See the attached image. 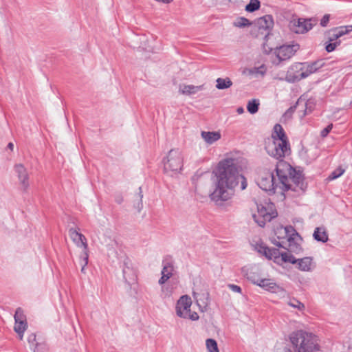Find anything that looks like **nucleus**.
Here are the masks:
<instances>
[{"label": "nucleus", "mask_w": 352, "mask_h": 352, "mask_svg": "<svg viewBox=\"0 0 352 352\" xmlns=\"http://www.w3.org/2000/svg\"><path fill=\"white\" fill-rule=\"evenodd\" d=\"M214 190L210 194V199L217 205L230 200L234 194V188L241 182V188L247 187L245 177L239 173V162L234 158L220 161L212 172Z\"/></svg>", "instance_id": "nucleus-1"}, {"label": "nucleus", "mask_w": 352, "mask_h": 352, "mask_svg": "<svg viewBox=\"0 0 352 352\" xmlns=\"http://www.w3.org/2000/svg\"><path fill=\"white\" fill-rule=\"evenodd\" d=\"M278 177L276 181L274 170H261L257 179V184L265 191L274 193L277 188L281 191L292 190L297 191L298 188L303 190L304 183L302 175L296 173L287 162L280 160L276 164L275 169Z\"/></svg>", "instance_id": "nucleus-2"}, {"label": "nucleus", "mask_w": 352, "mask_h": 352, "mask_svg": "<svg viewBox=\"0 0 352 352\" xmlns=\"http://www.w3.org/2000/svg\"><path fill=\"white\" fill-rule=\"evenodd\" d=\"M294 351L286 349L285 352H319L320 346L317 338L311 333L302 330L292 332L289 336Z\"/></svg>", "instance_id": "nucleus-3"}, {"label": "nucleus", "mask_w": 352, "mask_h": 352, "mask_svg": "<svg viewBox=\"0 0 352 352\" xmlns=\"http://www.w3.org/2000/svg\"><path fill=\"white\" fill-rule=\"evenodd\" d=\"M323 65L322 60H318L310 64L298 63L293 65L290 71L287 72L286 79L289 82L299 81L316 72Z\"/></svg>", "instance_id": "nucleus-4"}, {"label": "nucleus", "mask_w": 352, "mask_h": 352, "mask_svg": "<svg viewBox=\"0 0 352 352\" xmlns=\"http://www.w3.org/2000/svg\"><path fill=\"white\" fill-rule=\"evenodd\" d=\"M184 164V157L179 149H171L164 159V170L170 176L180 173Z\"/></svg>", "instance_id": "nucleus-5"}, {"label": "nucleus", "mask_w": 352, "mask_h": 352, "mask_svg": "<svg viewBox=\"0 0 352 352\" xmlns=\"http://www.w3.org/2000/svg\"><path fill=\"white\" fill-rule=\"evenodd\" d=\"M257 213H254L252 217L261 227H263L267 221H270L277 216V212L272 203L265 202L264 204L256 203Z\"/></svg>", "instance_id": "nucleus-6"}, {"label": "nucleus", "mask_w": 352, "mask_h": 352, "mask_svg": "<svg viewBox=\"0 0 352 352\" xmlns=\"http://www.w3.org/2000/svg\"><path fill=\"white\" fill-rule=\"evenodd\" d=\"M69 235L72 241L78 246L82 248V251L80 256V264L81 265V272L85 273V268L88 263V245L85 236L81 233L78 232L74 228H70L69 230Z\"/></svg>", "instance_id": "nucleus-7"}, {"label": "nucleus", "mask_w": 352, "mask_h": 352, "mask_svg": "<svg viewBox=\"0 0 352 352\" xmlns=\"http://www.w3.org/2000/svg\"><path fill=\"white\" fill-rule=\"evenodd\" d=\"M267 153L276 160L284 157L289 154L290 147L288 141L281 140H270L266 143Z\"/></svg>", "instance_id": "nucleus-8"}, {"label": "nucleus", "mask_w": 352, "mask_h": 352, "mask_svg": "<svg viewBox=\"0 0 352 352\" xmlns=\"http://www.w3.org/2000/svg\"><path fill=\"white\" fill-rule=\"evenodd\" d=\"M191 305L192 300L188 296L184 295L181 296L176 305L177 316L185 319H190L194 321L197 320L199 316L197 312L191 311Z\"/></svg>", "instance_id": "nucleus-9"}, {"label": "nucleus", "mask_w": 352, "mask_h": 352, "mask_svg": "<svg viewBox=\"0 0 352 352\" xmlns=\"http://www.w3.org/2000/svg\"><path fill=\"white\" fill-rule=\"evenodd\" d=\"M316 23V20L311 19H293L289 22V28L291 31L296 34H303L311 30Z\"/></svg>", "instance_id": "nucleus-10"}, {"label": "nucleus", "mask_w": 352, "mask_h": 352, "mask_svg": "<svg viewBox=\"0 0 352 352\" xmlns=\"http://www.w3.org/2000/svg\"><path fill=\"white\" fill-rule=\"evenodd\" d=\"M299 48L300 46L298 44L280 46L275 51L276 57L278 59V62L274 60H273V63L275 64H278L280 61L290 58L299 50Z\"/></svg>", "instance_id": "nucleus-11"}, {"label": "nucleus", "mask_w": 352, "mask_h": 352, "mask_svg": "<svg viewBox=\"0 0 352 352\" xmlns=\"http://www.w3.org/2000/svg\"><path fill=\"white\" fill-rule=\"evenodd\" d=\"M14 317L15 320L14 330L18 334L19 339L21 340H23L24 332L28 328L26 318L21 308H18L16 310Z\"/></svg>", "instance_id": "nucleus-12"}, {"label": "nucleus", "mask_w": 352, "mask_h": 352, "mask_svg": "<svg viewBox=\"0 0 352 352\" xmlns=\"http://www.w3.org/2000/svg\"><path fill=\"white\" fill-rule=\"evenodd\" d=\"M273 25L274 20L271 15H265L260 17L255 23V26L258 32L261 34L263 35L265 38L269 35L270 30L272 28Z\"/></svg>", "instance_id": "nucleus-13"}, {"label": "nucleus", "mask_w": 352, "mask_h": 352, "mask_svg": "<svg viewBox=\"0 0 352 352\" xmlns=\"http://www.w3.org/2000/svg\"><path fill=\"white\" fill-rule=\"evenodd\" d=\"M14 170L16 173L21 190L27 192L30 186L29 174L27 168L22 164H16L14 166Z\"/></svg>", "instance_id": "nucleus-14"}, {"label": "nucleus", "mask_w": 352, "mask_h": 352, "mask_svg": "<svg viewBox=\"0 0 352 352\" xmlns=\"http://www.w3.org/2000/svg\"><path fill=\"white\" fill-rule=\"evenodd\" d=\"M254 284L273 293H277L282 290L274 280L270 278H261L253 281Z\"/></svg>", "instance_id": "nucleus-15"}, {"label": "nucleus", "mask_w": 352, "mask_h": 352, "mask_svg": "<svg viewBox=\"0 0 352 352\" xmlns=\"http://www.w3.org/2000/svg\"><path fill=\"white\" fill-rule=\"evenodd\" d=\"M352 31V25H347L344 27H340L337 28L332 29L329 32V42H333L336 41L338 38L341 36L349 33Z\"/></svg>", "instance_id": "nucleus-16"}, {"label": "nucleus", "mask_w": 352, "mask_h": 352, "mask_svg": "<svg viewBox=\"0 0 352 352\" xmlns=\"http://www.w3.org/2000/svg\"><path fill=\"white\" fill-rule=\"evenodd\" d=\"M174 267L172 263L169 261L163 262V268L161 274L162 276L158 280V283L161 285H164L173 275Z\"/></svg>", "instance_id": "nucleus-17"}, {"label": "nucleus", "mask_w": 352, "mask_h": 352, "mask_svg": "<svg viewBox=\"0 0 352 352\" xmlns=\"http://www.w3.org/2000/svg\"><path fill=\"white\" fill-rule=\"evenodd\" d=\"M204 89V85L195 86L192 85H180L179 92L183 95L191 96L196 94Z\"/></svg>", "instance_id": "nucleus-18"}, {"label": "nucleus", "mask_w": 352, "mask_h": 352, "mask_svg": "<svg viewBox=\"0 0 352 352\" xmlns=\"http://www.w3.org/2000/svg\"><path fill=\"white\" fill-rule=\"evenodd\" d=\"M298 269L302 272H311L315 267L313 258L311 257H304L297 259L296 263Z\"/></svg>", "instance_id": "nucleus-19"}, {"label": "nucleus", "mask_w": 352, "mask_h": 352, "mask_svg": "<svg viewBox=\"0 0 352 352\" xmlns=\"http://www.w3.org/2000/svg\"><path fill=\"white\" fill-rule=\"evenodd\" d=\"M122 273L125 281L129 284H132L136 280L135 272L132 267L128 265V263H124Z\"/></svg>", "instance_id": "nucleus-20"}, {"label": "nucleus", "mask_w": 352, "mask_h": 352, "mask_svg": "<svg viewBox=\"0 0 352 352\" xmlns=\"http://www.w3.org/2000/svg\"><path fill=\"white\" fill-rule=\"evenodd\" d=\"M201 135L204 141L208 144H212L221 138V133L218 131H202Z\"/></svg>", "instance_id": "nucleus-21"}, {"label": "nucleus", "mask_w": 352, "mask_h": 352, "mask_svg": "<svg viewBox=\"0 0 352 352\" xmlns=\"http://www.w3.org/2000/svg\"><path fill=\"white\" fill-rule=\"evenodd\" d=\"M285 232L288 238V242L289 243V248L290 250H294V247L296 246V244H292V242L293 241H294L295 237L298 236V234L291 226L285 227Z\"/></svg>", "instance_id": "nucleus-22"}, {"label": "nucleus", "mask_w": 352, "mask_h": 352, "mask_svg": "<svg viewBox=\"0 0 352 352\" xmlns=\"http://www.w3.org/2000/svg\"><path fill=\"white\" fill-rule=\"evenodd\" d=\"M313 236L315 240L325 243L328 241V234L324 227H318L315 229Z\"/></svg>", "instance_id": "nucleus-23"}, {"label": "nucleus", "mask_w": 352, "mask_h": 352, "mask_svg": "<svg viewBox=\"0 0 352 352\" xmlns=\"http://www.w3.org/2000/svg\"><path fill=\"white\" fill-rule=\"evenodd\" d=\"M272 138V140H281L287 141V138L285 133V131L281 125L279 124H275Z\"/></svg>", "instance_id": "nucleus-24"}, {"label": "nucleus", "mask_w": 352, "mask_h": 352, "mask_svg": "<svg viewBox=\"0 0 352 352\" xmlns=\"http://www.w3.org/2000/svg\"><path fill=\"white\" fill-rule=\"evenodd\" d=\"M216 88L218 89H225L230 88L232 85V82L229 78H218L216 80Z\"/></svg>", "instance_id": "nucleus-25"}, {"label": "nucleus", "mask_w": 352, "mask_h": 352, "mask_svg": "<svg viewBox=\"0 0 352 352\" xmlns=\"http://www.w3.org/2000/svg\"><path fill=\"white\" fill-rule=\"evenodd\" d=\"M143 193L142 188H138V192L134 195V207L140 212L143 208L142 203Z\"/></svg>", "instance_id": "nucleus-26"}, {"label": "nucleus", "mask_w": 352, "mask_h": 352, "mask_svg": "<svg viewBox=\"0 0 352 352\" xmlns=\"http://www.w3.org/2000/svg\"><path fill=\"white\" fill-rule=\"evenodd\" d=\"M305 99H302V97L299 98L298 100H297L296 103L295 105L289 107L287 111L284 113L283 118L285 119V120H288V119H290L293 115V113H294V111H296V107L300 104H305Z\"/></svg>", "instance_id": "nucleus-27"}, {"label": "nucleus", "mask_w": 352, "mask_h": 352, "mask_svg": "<svg viewBox=\"0 0 352 352\" xmlns=\"http://www.w3.org/2000/svg\"><path fill=\"white\" fill-rule=\"evenodd\" d=\"M267 69L266 67L264 65H261L258 67H254L249 70V74L258 76V75H261V76H263L266 73Z\"/></svg>", "instance_id": "nucleus-28"}, {"label": "nucleus", "mask_w": 352, "mask_h": 352, "mask_svg": "<svg viewBox=\"0 0 352 352\" xmlns=\"http://www.w3.org/2000/svg\"><path fill=\"white\" fill-rule=\"evenodd\" d=\"M259 102L257 100H252L248 102L247 109L251 114L256 113L258 110Z\"/></svg>", "instance_id": "nucleus-29"}, {"label": "nucleus", "mask_w": 352, "mask_h": 352, "mask_svg": "<svg viewBox=\"0 0 352 352\" xmlns=\"http://www.w3.org/2000/svg\"><path fill=\"white\" fill-rule=\"evenodd\" d=\"M280 252L277 249L267 248V250H265L264 256L269 259H272L273 258H278Z\"/></svg>", "instance_id": "nucleus-30"}, {"label": "nucleus", "mask_w": 352, "mask_h": 352, "mask_svg": "<svg viewBox=\"0 0 352 352\" xmlns=\"http://www.w3.org/2000/svg\"><path fill=\"white\" fill-rule=\"evenodd\" d=\"M282 261L285 263H290L292 264H296L297 259L291 254L287 252L280 253Z\"/></svg>", "instance_id": "nucleus-31"}, {"label": "nucleus", "mask_w": 352, "mask_h": 352, "mask_svg": "<svg viewBox=\"0 0 352 352\" xmlns=\"http://www.w3.org/2000/svg\"><path fill=\"white\" fill-rule=\"evenodd\" d=\"M206 344L208 352H219L217 343L214 340L211 338L207 339Z\"/></svg>", "instance_id": "nucleus-32"}, {"label": "nucleus", "mask_w": 352, "mask_h": 352, "mask_svg": "<svg viewBox=\"0 0 352 352\" xmlns=\"http://www.w3.org/2000/svg\"><path fill=\"white\" fill-rule=\"evenodd\" d=\"M260 8V1L258 0H250V2L245 6V10L249 12H253Z\"/></svg>", "instance_id": "nucleus-33"}, {"label": "nucleus", "mask_w": 352, "mask_h": 352, "mask_svg": "<svg viewBox=\"0 0 352 352\" xmlns=\"http://www.w3.org/2000/svg\"><path fill=\"white\" fill-rule=\"evenodd\" d=\"M251 25L250 21L245 17H239L234 22V25L237 28H245Z\"/></svg>", "instance_id": "nucleus-34"}, {"label": "nucleus", "mask_w": 352, "mask_h": 352, "mask_svg": "<svg viewBox=\"0 0 352 352\" xmlns=\"http://www.w3.org/2000/svg\"><path fill=\"white\" fill-rule=\"evenodd\" d=\"M344 172H345V169L343 168L342 166H339L338 168L334 170L329 175V176L328 177V179L329 180L336 179L338 178L339 177H340L341 175H342Z\"/></svg>", "instance_id": "nucleus-35"}, {"label": "nucleus", "mask_w": 352, "mask_h": 352, "mask_svg": "<svg viewBox=\"0 0 352 352\" xmlns=\"http://www.w3.org/2000/svg\"><path fill=\"white\" fill-rule=\"evenodd\" d=\"M288 305L294 308H296L300 311H302L305 309V305L303 303L298 300L297 299H292L288 302Z\"/></svg>", "instance_id": "nucleus-36"}, {"label": "nucleus", "mask_w": 352, "mask_h": 352, "mask_svg": "<svg viewBox=\"0 0 352 352\" xmlns=\"http://www.w3.org/2000/svg\"><path fill=\"white\" fill-rule=\"evenodd\" d=\"M34 352H47V348L43 343H36L35 346L32 349Z\"/></svg>", "instance_id": "nucleus-37"}, {"label": "nucleus", "mask_w": 352, "mask_h": 352, "mask_svg": "<svg viewBox=\"0 0 352 352\" xmlns=\"http://www.w3.org/2000/svg\"><path fill=\"white\" fill-rule=\"evenodd\" d=\"M340 44V41L338 42H330L329 44H327L325 47V49L327 52H333L337 46H338Z\"/></svg>", "instance_id": "nucleus-38"}, {"label": "nucleus", "mask_w": 352, "mask_h": 352, "mask_svg": "<svg viewBox=\"0 0 352 352\" xmlns=\"http://www.w3.org/2000/svg\"><path fill=\"white\" fill-rule=\"evenodd\" d=\"M36 336L35 333H31L28 337V342L30 344L31 349H32L35 346L36 343H38L36 342Z\"/></svg>", "instance_id": "nucleus-39"}, {"label": "nucleus", "mask_w": 352, "mask_h": 352, "mask_svg": "<svg viewBox=\"0 0 352 352\" xmlns=\"http://www.w3.org/2000/svg\"><path fill=\"white\" fill-rule=\"evenodd\" d=\"M333 124H329L327 127H325L322 131H321V136L322 137H326L328 133L330 132V131L332 129Z\"/></svg>", "instance_id": "nucleus-40"}, {"label": "nucleus", "mask_w": 352, "mask_h": 352, "mask_svg": "<svg viewBox=\"0 0 352 352\" xmlns=\"http://www.w3.org/2000/svg\"><path fill=\"white\" fill-rule=\"evenodd\" d=\"M228 287L234 292H236V293H239L241 294L242 290H241V288L236 285H234V284H229L228 285Z\"/></svg>", "instance_id": "nucleus-41"}, {"label": "nucleus", "mask_w": 352, "mask_h": 352, "mask_svg": "<svg viewBox=\"0 0 352 352\" xmlns=\"http://www.w3.org/2000/svg\"><path fill=\"white\" fill-rule=\"evenodd\" d=\"M329 21V15L325 14L320 21V25L322 27H325Z\"/></svg>", "instance_id": "nucleus-42"}, {"label": "nucleus", "mask_w": 352, "mask_h": 352, "mask_svg": "<svg viewBox=\"0 0 352 352\" xmlns=\"http://www.w3.org/2000/svg\"><path fill=\"white\" fill-rule=\"evenodd\" d=\"M267 248V247H265V246H262L261 245L258 250V252L263 254H265V250H266Z\"/></svg>", "instance_id": "nucleus-43"}, {"label": "nucleus", "mask_w": 352, "mask_h": 352, "mask_svg": "<svg viewBox=\"0 0 352 352\" xmlns=\"http://www.w3.org/2000/svg\"><path fill=\"white\" fill-rule=\"evenodd\" d=\"M162 292L165 295V296H169L170 295V293L168 292L167 291V289L165 287H162Z\"/></svg>", "instance_id": "nucleus-44"}, {"label": "nucleus", "mask_w": 352, "mask_h": 352, "mask_svg": "<svg viewBox=\"0 0 352 352\" xmlns=\"http://www.w3.org/2000/svg\"><path fill=\"white\" fill-rule=\"evenodd\" d=\"M236 111L239 114H241L244 112V109L243 107H239L237 109H236Z\"/></svg>", "instance_id": "nucleus-45"}, {"label": "nucleus", "mask_w": 352, "mask_h": 352, "mask_svg": "<svg viewBox=\"0 0 352 352\" xmlns=\"http://www.w3.org/2000/svg\"><path fill=\"white\" fill-rule=\"evenodd\" d=\"M8 148L9 149H10L11 151H12V150H13V148H14V144H13V143L10 142V143L8 144Z\"/></svg>", "instance_id": "nucleus-46"}, {"label": "nucleus", "mask_w": 352, "mask_h": 352, "mask_svg": "<svg viewBox=\"0 0 352 352\" xmlns=\"http://www.w3.org/2000/svg\"><path fill=\"white\" fill-rule=\"evenodd\" d=\"M122 197H120L116 199V202H118V204H121L122 202Z\"/></svg>", "instance_id": "nucleus-47"}, {"label": "nucleus", "mask_w": 352, "mask_h": 352, "mask_svg": "<svg viewBox=\"0 0 352 352\" xmlns=\"http://www.w3.org/2000/svg\"><path fill=\"white\" fill-rule=\"evenodd\" d=\"M208 300H206V302H202V306L204 307H206L207 305H208Z\"/></svg>", "instance_id": "nucleus-48"}, {"label": "nucleus", "mask_w": 352, "mask_h": 352, "mask_svg": "<svg viewBox=\"0 0 352 352\" xmlns=\"http://www.w3.org/2000/svg\"><path fill=\"white\" fill-rule=\"evenodd\" d=\"M200 300H201V298H199L197 299V303H198V305H199V306H201V305H200V303H199V301H200Z\"/></svg>", "instance_id": "nucleus-49"}, {"label": "nucleus", "mask_w": 352, "mask_h": 352, "mask_svg": "<svg viewBox=\"0 0 352 352\" xmlns=\"http://www.w3.org/2000/svg\"><path fill=\"white\" fill-rule=\"evenodd\" d=\"M203 298H204L206 300H208V294L205 297V294H203Z\"/></svg>", "instance_id": "nucleus-50"}, {"label": "nucleus", "mask_w": 352, "mask_h": 352, "mask_svg": "<svg viewBox=\"0 0 352 352\" xmlns=\"http://www.w3.org/2000/svg\"><path fill=\"white\" fill-rule=\"evenodd\" d=\"M203 298H204L206 300H208V294L205 297V294H203Z\"/></svg>", "instance_id": "nucleus-51"}]
</instances>
